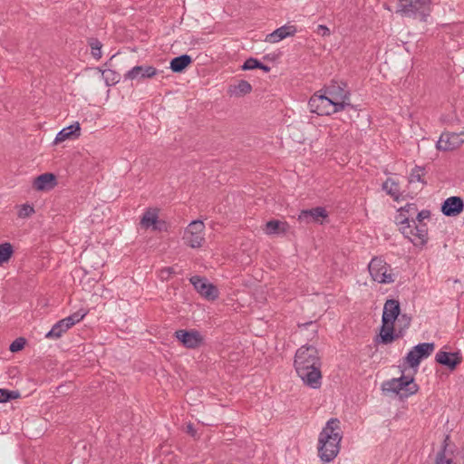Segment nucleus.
<instances>
[{
    "mask_svg": "<svg viewBox=\"0 0 464 464\" xmlns=\"http://www.w3.org/2000/svg\"><path fill=\"white\" fill-rule=\"evenodd\" d=\"M103 78L109 84H114L119 82L120 75L111 70H105L102 72Z\"/></svg>",
    "mask_w": 464,
    "mask_h": 464,
    "instance_id": "nucleus-32",
    "label": "nucleus"
},
{
    "mask_svg": "<svg viewBox=\"0 0 464 464\" xmlns=\"http://www.w3.org/2000/svg\"><path fill=\"white\" fill-rule=\"evenodd\" d=\"M258 69H260V70H262V71H264L266 72H268L270 71V68L268 66L261 63L260 62H259Z\"/></svg>",
    "mask_w": 464,
    "mask_h": 464,
    "instance_id": "nucleus-40",
    "label": "nucleus"
},
{
    "mask_svg": "<svg viewBox=\"0 0 464 464\" xmlns=\"http://www.w3.org/2000/svg\"><path fill=\"white\" fill-rule=\"evenodd\" d=\"M416 211L413 204L401 208L395 217V224L401 233L415 246H423L429 240V230L426 224H416L412 219Z\"/></svg>",
    "mask_w": 464,
    "mask_h": 464,
    "instance_id": "nucleus-5",
    "label": "nucleus"
},
{
    "mask_svg": "<svg viewBox=\"0 0 464 464\" xmlns=\"http://www.w3.org/2000/svg\"><path fill=\"white\" fill-rule=\"evenodd\" d=\"M295 369L307 385L317 388L321 383L318 353L312 345L300 347L295 356Z\"/></svg>",
    "mask_w": 464,
    "mask_h": 464,
    "instance_id": "nucleus-4",
    "label": "nucleus"
},
{
    "mask_svg": "<svg viewBox=\"0 0 464 464\" xmlns=\"http://www.w3.org/2000/svg\"><path fill=\"white\" fill-rule=\"evenodd\" d=\"M296 33V25L286 24L268 34L265 38V42L270 44H276L287 37H294Z\"/></svg>",
    "mask_w": 464,
    "mask_h": 464,
    "instance_id": "nucleus-19",
    "label": "nucleus"
},
{
    "mask_svg": "<svg viewBox=\"0 0 464 464\" xmlns=\"http://www.w3.org/2000/svg\"><path fill=\"white\" fill-rule=\"evenodd\" d=\"M434 351L433 343H420L413 347L405 357V366L408 370H417L418 365L423 358L431 354Z\"/></svg>",
    "mask_w": 464,
    "mask_h": 464,
    "instance_id": "nucleus-13",
    "label": "nucleus"
},
{
    "mask_svg": "<svg viewBox=\"0 0 464 464\" xmlns=\"http://www.w3.org/2000/svg\"><path fill=\"white\" fill-rule=\"evenodd\" d=\"M86 315V313L81 314L80 312L74 313L73 314L68 316L67 318H73V325L79 322H81Z\"/></svg>",
    "mask_w": 464,
    "mask_h": 464,
    "instance_id": "nucleus-39",
    "label": "nucleus"
},
{
    "mask_svg": "<svg viewBox=\"0 0 464 464\" xmlns=\"http://www.w3.org/2000/svg\"><path fill=\"white\" fill-rule=\"evenodd\" d=\"M308 104L312 112L331 115L351 105V92L345 82L332 81L314 93Z\"/></svg>",
    "mask_w": 464,
    "mask_h": 464,
    "instance_id": "nucleus-1",
    "label": "nucleus"
},
{
    "mask_svg": "<svg viewBox=\"0 0 464 464\" xmlns=\"http://www.w3.org/2000/svg\"><path fill=\"white\" fill-rule=\"evenodd\" d=\"M437 459L449 460V464L464 462V443L446 440L444 449L442 452L437 456Z\"/></svg>",
    "mask_w": 464,
    "mask_h": 464,
    "instance_id": "nucleus-14",
    "label": "nucleus"
},
{
    "mask_svg": "<svg viewBox=\"0 0 464 464\" xmlns=\"http://www.w3.org/2000/svg\"><path fill=\"white\" fill-rule=\"evenodd\" d=\"M410 324L411 318L401 314L399 302L393 299L387 300L383 307L382 325L379 334L382 343L387 344L400 338Z\"/></svg>",
    "mask_w": 464,
    "mask_h": 464,
    "instance_id": "nucleus-2",
    "label": "nucleus"
},
{
    "mask_svg": "<svg viewBox=\"0 0 464 464\" xmlns=\"http://www.w3.org/2000/svg\"><path fill=\"white\" fill-rule=\"evenodd\" d=\"M431 12V0H398L396 13L402 16L425 19Z\"/></svg>",
    "mask_w": 464,
    "mask_h": 464,
    "instance_id": "nucleus-9",
    "label": "nucleus"
},
{
    "mask_svg": "<svg viewBox=\"0 0 464 464\" xmlns=\"http://www.w3.org/2000/svg\"><path fill=\"white\" fill-rule=\"evenodd\" d=\"M14 255V246L10 242L0 244V267L7 265Z\"/></svg>",
    "mask_w": 464,
    "mask_h": 464,
    "instance_id": "nucleus-26",
    "label": "nucleus"
},
{
    "mask_svg": "<svg viewBox=\"0 0 464 464\" xmlns=\"http://www.w3.org/2000/svg\"><path fill=\"white\" fill-rule=\"evenodd\" d=\"M424 169L420 167H415L411 169L409 176L410 183H423Z\"/></svg>",
    "mask_w": 464,
    "mask_h": 464,
    "instance_id": "nucleus-30",
    "label": "nucleus"
},
{
    "mask_svg": "<svg viewBox=\"0 0 464 464\" xmlns=\"http://www.w3.org/2000/svg\"><path fill=\"white\" fill-rule=\"evenodd\" d=\"M438 363L447 367L450 371H454L462 362V355L459 352H445L440 351L435 355Z\"/></svg>",
    "mask_w": 464,
    "mask_h": 464,
    "instance_id": "nucleus-20",
    "label": "nucleus"
},
{
    "mask_svg": "<svg viewBox=\"0 0 464 464\" xmlns=\"http://www.w3.org/2000/svg\"><path fill=\"white\" fill-rule=\"evenodd\" d=\"M431 216V213L430 210L424 209L418 213L417 215V221L418 224H424L423 221L425 219H429Z\"/></svg>",
    "mask_w": 464,
    "mask_h": 464,
    "instance_id": "nucleus-36",
    "label": "nucleus"
},
{
    "mask_svg": "<svg viewBox=\"0 0 464 464\" xmlns=\"http://www.w3.org/2000/svg\"><path fill=\"white\" fill-rule=\"evenodd\" d=\"M343 431L337 419H330L320 430L316 450L317 456L324 463H330L338 456L341 450Z\"/></svg>",
    "mask_w": 464,
    "mask_h": 464,
    "instance_id": "nucleus-3",
    "label": "nucleus"
},
{
    "mask_svg": "<svg viewBox=\"0 0 464 464\" xmlns=\"http://www.w3.org/2000/svg\"><path fill=\"white\" fill-rule=\"evenodd\" d=\"M195 292L205 301L214 303L220 298V290L217 285L210 282L206 276H192L189 278Z\"/></svg>",
    "mask_w": 464,
    "mask_h": 464,
    "instance_id": "nucleus-10",
    "label": "nucleus"
},
{
    "mask_svg": "<svg viewBox=\"0 0 464 464\" xmlns=\"http://www.w3.org/2000/svg\"><path fill=\"white\" fill-rule=\"evenodd\" d=\"M25 343L26 341L24 338H17L11 343L9 349L12 353L19 352L24 349Z\"/></svg>",
    "mask_w": 464,
    "mask_h": 464,
    "instance_id": "nucleus-34",
    "label": "nucleus"
},
{
    "mask_svg": "<svg viewBox=\"0 0 464 464\" xmlns=\"http://www.w3.org/2000/svg\"><path fill=\"white\" fill-rule=\"evenodd\" d=\"M311 218L315 223L324 224L329 218L328 211L323 207H316L311 209H304L300 212L299 219Z\"/></svg>",
    "mask_w": 464,
    "mask_h": 464,
    "instance_id": "nucleus-24",
    "label": "nucleus"
},
{
    "mask_svg": "<svg viewBox=\"0 0 464 464\" xmlns=\"http://www.w3.org/2000/svg\"><path fill=\"white\" fill-rule=\"evenodd\" d=\"M316 33L324 37H327L330 35V29L323 24L317 26Z\"/></svg>",
    "mask_w": 464,
    "mask_h": 464,
    "instance_id": "nucleus-38",
    "label": "nucleus"
},
{
    "mask_svg": "<svg viewBox=\"0 0 464 464\" xmlns=\"http://www.w3.org/2000/svg\"><path fill=\"white\" fill-rule=\"evenodd\" d=\"M58 176L53 172H44L34 177L31 188L35 193H48L57 188Z\"/></svg>",
    "mask_w": 464,
    "mask_h": 464,
    "instance_id": "nucleus-16",
    "label": "nucleus"
},
{
    "mask_svg": "<svg viewBox=\"0 0 464 464\" xmlns=\"http://www.w3.org/2000/svg\"><path fill=\"white\" fill-rule=\"evenodd\" d=\"M383 188L387 191L388 194L397 197V193L399 191L398 184L392 179H387L383 184Z\"/></svg>",
    "mask_w": 464,
    "mask_h": 464,
    "instance_id": "nucleus-31",
    "label": "nucleus"
},
{
    "mask_svg": "<svg viewBox=\"0 0 464 464\" xmlns=\"http://www.w3.org/2000/svg\"><path fill=\"white\" fill-rule=\"evenodd\" d=\"M252 90V85L247 81L240 80L235 84L230 85L227 92L230 96L240 98L249 94Z\"/></svg>",
    "mask_w": 464,
    "mask_h": 464,
    "instance_id": "nucleus-25",
    "label": "nucleus"
},
{
    "mask_svg": "<svg viewBox=\"0 0 464 464\" xmlns=\"http://www.w3.org/2000/svg\"><path fill=\"white\" fill-rule=\"evenodd\" d=\"M368 271L371 278L379 284H392L397 278L393 268L380 256L372 258L368 265Z\"/></svg>",
    "mask_w": 464,
    "mask_h": 464,
    "instance_id": "nucleus-8",
    "label": "nucleus"
},
{
    "mask_svg": "<svg viewBox=\"0 0 464 464\" xmlns=\"http://www.w3.org/2000/svg\"><path fill=\"white\" fill-rule=\"evenodd\" d=\"M463 208L464 203L459 197H450L444 201L441 211L445 216L456 217L462 212Z\"/></svg>",
    "mask_w": 464,
    "mask_h": 464,
    "instance_id": "nucleus-22",
    "label": "nucleus"
},
{
    "mask_svg": "<svg viewBox=\"0 0 464 464\" xmlns=\"http://www.w3.org/2000/svg\"><path fill=\"white\" fill-rule=\"evenodd\" d=\"M21 397L18 391H9L0 388V403H5L10 401L17 400Z\"/></svg>",
    "mask_w": 464,
    "mask_h": 464,
    "instance_id": "nucleus-29",
    "label": "nucleus"
},
{
    "mask_svg": "<svg viewBox=\"0 0 464 464\" xmlns=\"http://www.w3.org/2000/svg\"><path fill=\"white\" fill-rule=\"evenodd\" d=\"M72 326L73 318L65 317L53 325L52 329L47 333L46 338L53 340L60 339Z\"/></svg>",
    "mask_w": 464,
    "mask_h": 464,
    "instance_id": "nucleus-23",
    "label": "nucleus"
},
{
    "mask_svg": "<svg viewBox=\"0 0 464 464\" xmlns=\"http://www.w3.org/2000/svg\"><path fill=\"white\" fill-rule=\"evenodd\" d=\"M175 272L172 267H163L159 271V278L162 281H169L174 276Z\"/></svg>",
    "mask_w": 464,
    "mask_h": 464,
    "instance_id": "nucleus-33",
    "label": "nucleus"
},
{
    "mask_svg": "<svg viewBox=\"0 0 464 464\" xmlns=\"http://www.w3.org/2000/svg\"><path fill=\"white\" fill-rule=\"evenodd\" d=\"M162 209L159 207H149L143 212L140 226L144 230L150 229L155 232L167 231L168 224L161 217Z\"/></svg>",
    "mask_w": 464,
    "mask_h": 464,
    "instance_id": "nucleus-11",
    "label": "nucleus"
},
{
    "mask_svg": "<svg viewBox=\"0 0 464 464\" xmlns=\"http://www.w3.org/2000/svg\"><path fill=\"white\" fill-rule=\"evenodd\" d=\"M191 57L186 54L176 57L170 62V69L174 72H181L191 63Z\"/></svg>",
    "mask_w": 464,
    "mask_h": 464,
    "instance_id": "nucleus-27",
    "label": "nucleus"
},
{
    "mask_svg": "<svg viewBox=\"0 0 464 464\" xmlns=\"http://www.w3.org/2000/svg\"><path fill=\"white\" fill-rule=\"evenodd\" d=\"M258 66H259L258 60H256L255 58H249L242 65V70L248 71V70L258 69Z\"/></svg>",
    "mask_w": 464,
    "mask_h": 464,
    "instance_id": "nucleus-35",
    "label": "nucleus"
},
{
    "mask_svg": "<svg viewBox=\"0 0 464 464\" xmlns=\"http://www.w3.org/2000/svg\"><path fill=\"white\" fill-rule=\"evenodd\" d=\"M290 226L286 221L271 219L262 227L263 233L270 237H284L289 231Z\"/></svg>",
    "mask_w": 464,
    "mask_h": 464,
    "instance_id": "nucleus-18",
    "label": "nucleus"
},
{
    "mask_svg": "<svg viewBox=\"0 0 464 464\" xmlns=\"http://www.w3.org/2000/svg\"><path fill=\"white\" fill-rule=\"evenodd\" d=\"M35 214V208L33 204L25 202L16 207V217L18 219H27Z\"/></svg>",
    "mask_w": 464,
    "mask_h": 464,
    "instance_id": "nucleus-28",
    "label": "nucleus"
},
{
    "mask_svg": "<svg viewBox=\"0 0 464 464\" xmlns=\"http://www.w3.org/2000/svg\"><path fill=\"white\" fill-rule=\"evenodd\" d=\"M160 71L150 64L135 65L129 70L125 74L124 78L126 81L133 82H144L148 80L155 79L159 76Z\"/></svg>",
    "mask_w": 464,
    "mask_h": 464,
    "instance_id": "nucleus-15",
    "label": "nucleus"
},
{
    "mask_svg": "<svg viewBox=\"0 0 464 464\" xmlns=\"http://www.w3.org/2000/svg\"><path fill=\"white\" fill-rule=\"evenodd\" d=\"M81 136V126L79 122H75L66 128H63L55 136L53 144L58 146L68 140H76Z\"/></svg>",
    "mask_w": 464,
    "mask_h": 464,
    "instance_id": "nucleus-21",
    "label": "nucleus"
},
{
    "mask_svg": "<svg viewBox=\"0 0 464 464\" xmlns=\"http://www.w3.org/2000/svg\"><path fill=\"white\" fill-rule=\"evenodd\" d=\"M101 48H102V46L98 42L92 44V53L95 58L101 57V55H102Z\"/></svg>",
    "mask_w": 464,
    "mask_h": 464,
    "instance_id": "nucleus-37",
    "label": "nucleus"
},
{
    "mask_svg": "<svg viewBox=\"0 0 464 464\" xmlns=\"http://www.w3.org/2000/svg\"><path fill=\"white\" fill-rule=\"evenodd\" d=\"M207 231L203 221L194 220L184 229L182 240L186 246L191 249L202 248L207 241Z\"/></svg>",
    "mask_w": 464,
    "mask_h": 464,
    "instance_id": "nucleus-7",
    "label": "nucleus"
},
{
    "mask_svg": "<svg viewBox=\"0 0 464 464\" xmlns=\"http://www.w3.org/2000/svg\"><path fill=\"white\" fill-rule=\"evenodd\" d=\"M174 338L188 350H198L205 345V336L197 329H179L174 333Z\"/></svg>",
    "mask_w": 464,
    "mask_h": 464,
    "instance_id": "nucleus-12",
    "label": "nucleus"
},
{
    "mask_svg": "<svg viewBox=\"0 0 464 464\" xmlns=\"http://www.w3.org/2000/svg\"><path fill=\"white\" fill-rule=\"evenodd\" d=\"M464 143V130L460 132L446 131L440 134L436 148L439 150L449 151L459 148Z\"/></svg>",
    "mask_w": 464,
    "mask_h": 464,
    "instance_id": "nucleus-17",
    "label": "nucleus"
},
{
    "mask_svg": "<svg viewBox=\"0 0 464 464\" xmlns=\"http://www.w3.org/2000/svg\"><path fill=\"white\" fill-rule=\"evenodd\" d=\"M436 464H449V460H440L436 459Z\"/></svg>",
    "mask_w": 464,
    "mask_h": 464,
    "instance_id": "nucleus-41",
    "label": "nucleus"
},
{
    "mask_svg": "<svg viewBox=\"0 0 464 464\" xmlns=\"http://www.w3.org/2000/svg\"><path fill=\"white\" fill-rule=\"evenodd\" d=\"M416 372L417 370L403 368L400 377L393 378L383 383L382 390L387 392L395 393L401 399L415 394L419 390V386L414 379Z\"/></svg>",
    "mask_w": 464,
    "mask_h": 464,
    "instance_id": "nucleus-6",
    "label": "nucleus"
}]
</instances>
